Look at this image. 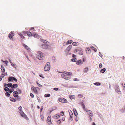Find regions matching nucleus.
Segmentation results:
<instances>
[{"mask_svg":"<svg viewBox=\"0 0 125 125\" xmlns=\"http://www.w3.org/2000/svg\"><path fill=\"white\" fill-rule=\"evenodd\" d=\"M117 88H118V90H117V92L118 93H120V90L119 89V87L118 86V87H117Z\"/></svg>","mask_w":125,"mask_h":125,"instance_id":"obj_43","label":"nucleus"},{"mask_svg":"<svg viewBox=\"0 0 125 125\" xmlns=\"http://www.w3.org/2000/svg\"><path fill=\"white\" fill-rule=\"evenodd\" d=\"M72 74L70 72L63 73L61 74V76L65 79L69 80L70 79V76Z\"/></svg>","mask_w":125,"mask_h":125,"instance_id":"obj_1","label":"nucleus"},{"mask_svg":"<svg viewBox=\"0 0 125 125\" xmlns=\"http://www.w3.org/2000/svg\"><path fill=\"white\" fill-rule=\"evenodd\" d=\"M92 125H95V123L94 122H93Z\"/></svg>","mask_w":125,"mask_h":125,"instance_id":"obj_64","label":"nucleus"},{"mask_svg":"<svg viewBox=\"0 0 125 125\" xmlns=\"http://www.w3.org/2000/svg\"><path fill=\"white\" fill-rule=\"evenodd\" d=\"M73 80L74 81H77L78 80L77 78H74L73 79Z\"/></svg>","mask_w":125,"mask_h":125,"instance_id":"obj_59","label":"nucleus"},{"mask_svg":"<svg viewBox=\"0 0 125 125\" xmlns=\"http://www.w3.org/2000/svg\"><path fill=\"white\" fill-rule=\"evenodd\" d=\"M11 65L14 68H16V64L12 63V64H11Z\"/></svg>","mask_w":125,"mask_h":125,"instance_id":"obj_45","label":"nucleus"},{"mask_svg":"<svg viewBox=\"0 0 125 125\" xmlns=\"http://www.w3.org/2000/svg\"><path fill=\"white\" fill-rule=\"evenodd\" d=\"M73 110L75 116H77V113L76 110L75 109H73Z\"/></svg>","mask_w":125,"mask_h":125,"instance_id":"obj_26","label":"nucleus"},{"mask_svg":"<svg viewBox=\"0 0 125 125\" xmlns=\"http://www.w3.org/2000/svg\"><path fill=\"white\" fill-rule=\"evenodd\" d=\"M58 100L60 102L62 103H66L67 101L66 99L63 98H61Z\"/></svg>","mask_w":125,"mask_h":125,"instance_id":"obj_4","label":"nucleus"},{"mask_svg":"<svg viewBox=\"0 0 125 125\" xmlns=\"http://www.w3.org/2000/svg\"><path fill=\"white\" fill-rule=\"evenodd\" d=\"M54 90L55 91H57L58 90V88H54Z\"/></svg>","mask_w":125,"mask_h":125,"instance_id":"obj_54","label":"nucleus"},{"mask_svg":"<svg viewBox=\"0 0 125 125\" xmlns=\"http://www.w3.org/2000/svg\"><path fill=\"white\" fill-rule=\"evenodd\" d=\"M62 120L61 119H59V120H58L57 122V123L58 124H60L61 121Z\"/></svg>","mask_w":125,"mask_h":125,"instance_id":"obj_36","label":"nucleus"},{"mask_svg":"<svg viewBox=\"0 0 125 125\" xmlns=\"http://www.w3.org/2000/svg\"><path fill=\"white\" fill-rule=\"evenodd\" d=\"M5 94L6 96H7L8 97H9L10 96V94L8 92H6Z\"/></svg>","mask_w":125,"mask_h":125,"instance_id":"obj_39","label":"nucleus"},{"mask_svg":"<svg viewBox=\"0 0 125 125\" xmlns=\"http://www.w3.org/2000/svg\"><path fill=\"white\" fill-rule=\"evenodd\" d=\"M51 116H48L47 118V122H48L50 121L51 120Z\"/></svg>","mask_w":125,"mask_h":125,"instance_id":"obj_16","label":"nucleus"},{"mask_svg":"<svg viewBox=\"0 0 125 125\" xmlns=\"http://www.w3.org/2000/svg\"><path fill=\"white\" fill-rule=\"evenodd\" d=\"M1 69L2 71V72L4 73L5 72V70L4 67L2 65L1 66Z\"/></svg>","mask_w":125,"mask_h":125,"instance_id":"obj_19","label":"nucleus"},{"mask_svg":"<svg viewBox=\"0 0 125 125\" xmlns=\"http://www.w3.org/2000/svg\"><path fill=\"white\" fill-rule=\"evenodd\" d=\"M23 46L27 49L28 50H29L30 49V48H29L25 44H23Z\"/></svg>","mask_w":125,"mask_h":125,"instance_id":"obj_21","label":"nucleus"},{"mask_svg":"<svg viewBox=\"0 0 125 125\" xmlns=\"http://www.w3.org/2000/svg\"><path fill=\"white\" fill-rule=\"evenodd\" d=\"M13 77H9L8 78V80L9 81H12L13 80Z\"/></svg>","mask_w":125,"mask_h":125,"instance_id":"obj_18","label":"nucleus"},{"mask_svg":"<svg viewBox=\"0 0 125 125\" xmlns=\"http://www.w3.org/2000/svg\"><path fill=\"white\" fill-rule=\"evenodd\" d=\"M14 35V33L11 32L8 35V37L10 39H12Z\"/></svg>","mask_w":125,"mask_h":125,"instance_id":"obj_5","label":"nucleus"},{"mask_svg":"<svg viewBox=\"0 0 125 125\" xmlns=\"http://www.w3.org/2000/svg\"><path fill=\"white\" fill-rule=\"evenodd\" d=\"M37 53L38 54V55H39L42 57H43L44 56V54L43 53L40 51L38 52Z\"/></svg>","mask_w":125,"mask_h":125,"instance_id":"obj_13","label":"nucleus"},{"mask_svg":"<svg viewBox=\"0 0 125 125\" xmlns=\"http://www.w3.org/2000/svg\"><path fill=\"white\" fill-rule=\"evenodd\" d=\"M88 68L87 67H86L84 69V72L86 73V72L88 71Z\"/></svg>","mask_w":125,"mask_h":125,"instance_id":"obj_35","label":"nucleus"},{"mask_svg":"<svg viewBox=\"0 0 125 125\" xmlns=\"http://www.w3.org/2000/svg\"><path fill=\"white\" fill-rule=\"evenodd\" d=\"M43 106H42L41 107V109H40V114H41V112H42V110H43Z\"/></svg>","mask_w":125,"mask_h":125,"instance_id":"obj_47","label":"nucleus"},{"mask_svg":"<svg viewBox=\"0 0 125 125\" xmlns=\"http://www.w3.org/2000/svg\"><path fill=\"white\" fill-rule=\"evenodd\" d=\"M1 75L2 77H3L5 75H4V74H2Z\"/></svg>","mask_w":125,"mask_h":125,"instance_id":"obj_57","label":"nucleus"},{"mask_svg":"<svg viewBox=\"0 0 125 125\" xmlns=\"http://www.w3.org/2000/svg\"><path fill=\"white\" fill-rule=\"evenodd\" d=\"M82 106L83 109L85 111L86 109L85 108V105L83 103L82 104Z\"/></svg>","mask_w":125,"mask_h":125,"instance_id":"obj_27","label":"nucleus"},{"mask_svg":"<svg viewBox=\"0 0 125 125\" xmlns=\"http://www.w3.org/2000/svg\"><path fill=\"white\" fill-rule=\"evenodd\" d=\"M50 96V95L49 94H46L44 95V96L46 97H49Z\"/></svg>","mask_w":125,"mask_h":125,"instance_id":"obj_32","label":"nucleus"},{"mask_svg":"<svg viewBox=\"0 0 125 125\" xmlns=\"http://www.w3.org/2000/svg\"><path fill=\"white\" fill-rule=\"evenodd\" d=\"M39 76L41 77H42V78H43V75H42V74H41V75H39Z\"/></svg>","mask_w":125,"mask_h":125,"instance_id":"obj_60","label":"nucleus"},{"mask_svg":"<svg viewBox=\"0 0 125 125\" xmlns=\"http://www.w3.org/2000/svg\"><path fill=\"white\" fill-rule=\"evenodd\" d=\"M106 69L105 68H103L100 71V72L102 73H103L105 72Z\"/></svg>","mask_w":125,"mask_h":125,"instance_id":"obj_25","label":"nucleus"},{"mask_svg":"<svg viewBox=\"0 0 125 125\" xmlns=\"http://www.w3.org/2000/svg\"><path fill=\"white\" fill-rule=\"evenodd\" d=\"M4 90L6 91H9V89L7 87H5L4 88Z\"/></svg>","mask_w":125,"mask_h":125,"instance_id":"obj_40","label":"nucleus"},{"mask_svg":"<svg viewBox=\"0 0 125 125\" xmlns=\"http://www.w3.org/2000/svg\"><path fill=\"white\" fill-rule=\"evenodd\" d=\"M76 60V58H73L72 59H71L72 61L73 62H75Z\"/></svg>","mask_w":125,"mask_h":125,"instance_id":"obj_42","label":"nucleus"},{"mask_svg":"<svg viewBox=\"0 0 125 125\" xmlns=\"http://www.w3.org/2000/svg\"><path fill=\"white\" fill-rule=\"evenodd\" d=\"M37 84L39 87H42V85L40 84H39L38 83H37Z\"/></svg>","mask_w":125,"mask_h":125,"instance_id":"obj_51","label":"nucleus"},{"mask_svg":"<svg viewBox=\"0 0 125 125\" xmlns=\"http://www.w3.org/2000/svg\"><path fill=\"white\" fill-rule=\"evenodd\" d=\"M31 30L33 29L34 30H33V31H35V30H34V27H33L31 28Z\"/></svg>","mask_w":125,"mask_h":125,"instance_id":"obj_63","label":"nucleus"},{"mask_svg":"<svg viewBox=\"0 0 125 125\" xmlns=\"http://www.w3.org/2000/svg\"><path fill=\"white\" fill-rule=\"evenodd\" d=\"M79 53L80 55H82L83 54V52L82 51H80Z\"/></svg>","mask_w":125,"mask_h":125,"instance_id":"obj_48","label":"nucleus"},{"mask_svg":"<svg viewBox=\"0 0 125 125\" xmlns=\"http://www.w3.org/2000/svg\"><path fill=\"white\" fill-rule=\"evenodd\" d=\"M9 60L10 62L11 63V58H9Z\"/></svg>","mask_w":125,"mask_h":125,"instance_id":"obj_58","label":"nucleus"},{"mask_svg":"<svg viewBox=\"0 0 125 125\" xmlns=\"http://www.w3.org/2000/svg\"><path fill=\"white\" fill-rule=\"evenodd\" d=\"M50 63L48 62L45 65L44 67V70L45 71H48L50 70Z\"/></svg>","mask_w":125,"mask_h":125,"instance_id":"obj_2","label":"nucleus"},{"mask_svg":"<svg viewBox=\"0 0 125 125\" xmlns=\"http://www.w3.org/2000/svg\"><path fill=\"white\" fill-rule=\"evenodd\" d=\"M100 83L99 82H96L94 83V84L97 86L100 85Z\"/></svg>","mask_w":125,"mask_h":125,"instance_id":"obj_37","label":"nucleus"},{"mask_svg":"<svg viewBox=\"0 0 125 125\" xmlns=\"http://www.w3.org/2000/svg\"><path fill=\"white\" fill-rule=\"evenodd\" d=\"M40 41L44 43H46L47 42V41L46 40H44L41 39Z\"/></svg>","mask_w":125,"mask_h":125,"instance_id":"obj_30","label":"nucleus"},{"mask_svg":"<svg viewBox=\"0 0 125 125\" xmlns=\"http://www.w3.org/2000/svg\"><path fill=\"white\" fill-rule=\"evenodd\" d=\"M24 33L27 34L28 36L29 37H30L32 35V33L31 32H29L28 31H27L26 32L25 31L24 32Z\"/></svg>","mask_w":125,"mask_h":125,"instance_id":"obj_8","label":"nucleus"},{"mask_svg":"<svg viewBox=\"0 0 125 125\" xmlns=\"http://www.w3.org/2000/svg\"><path fill=\"white\" fill-rule=\"evenodd\" d=\"M78 43L75 42H74L73 43L72 45L74 46H76L78 45Z\"/></svg>","mask_w":125,"mask_h":125,"instance_id":"obj_24","label":"nucleus"},{"mask_svg":"<svg viewBox=\"0 0 125 125\" xmlns=\"http://www.w3.org/2000/svg\"><path fill=\"white\" fill-rule=\"evenodd\" d=\"M73 41L72 40H69L67 42L66 45H67L69 44H70L72 43Z\"/></svg>","mask_w":125,"mask_h":125,"instance_id":"obj_15","label":"nucleus"},{"mask_svg":"<svg viewBox=\"0 0 125 125\" xmlns=\"http://www.w3.org/2000/svg\"><path fill=\"white\" fill-rule=\"evenodd\" d=\"M61 115L62 116H63L64 115V112L62 111L60 113Z\"/></svg>","mask_w":125,"mask_h":125,"instance_id":"obj_49","label":"nucleus"},{"mask_svg":"<svg viewBox=\"0 0 125 125\" xmlns=\"http://www.w3.org/2000/svg\"><path fill=\"white\" fill-rule=\"evenodd\" d=\"M36 57L40 60H42V57L40 56L39 55H37Z\"/></svg>","mask_w":125,"mask_h":125,"instance_id":"obj_22","label":"nucleus"},{"mask_svg":"<svg viewBox=\"0 0 125 125\" xmlns=\"http://www.w3.org/2000/svg\"><path fill=\"white\" fill-rule=\"evenodd\" d=\"M47 123L49 125H53V124L51 122V121H50L48 122H47Z\"/></svg>","mask_w":125,"mask_h":125,"instance_id":"obj_38","label":"nucleus"},{"mask_svg":"<svg viewBox=\"0 0 125 125\" xmlns=\"http://www.w3.org/2000/svg\"><path fill=\"white\" fill-rule=\"evenodd\" d=\"M36 94H38V92L36 88H35L34 89L32 90Z\"/></svg>","mask_w":125,"mask_h":125,"instance_id":"obj_31","label":"nucleus"},{"mask_svg":"<svg viewBox=\"0 0 125 125\" xmlns=\"http://www.w3.org/2000/svg\"><path fill=\"white\" fill-rule=\"evenodd\" d=\"M13 80H14V81H15L16 82H17V80L14 77H13Z\"/></svg>","mask_w":125,"mask_h":125,"instance_id":"obj_53","label":"nucleus"},{"mask_svg":"<svg viewBox=\"0 0 125 125\" xmlns=\"http://www.w3.org/2000/svg\"><path fill=\"white\" fill-rule=\"evenodd\" d=\"M72 47V45H70L67 48L66 50V51H67L68 52L69 51H70Z\"/></svg>","mask_w":125,"mask_h":125,"instance_id":"obj_7","label":"nucleus"},{"mask_svg":"<svg viewBox=\"0 0 125 125\" xmlns=\"http://www.w3.org/2000/svg\"><path fill=\"white\" fill-rule=\"evenodd\" d=\"M93 50L95 52H96L97 50L96 49V48L94 49Z\"/></svg>","mask_w":125,"mask_h":125,"instance_id":"obj_62","label":"nucleus"},{"mask_svg":"<svg viewBox=\"0 0 125 125\" xmlns=\"http://www.w3.org/2000/svg\"><path fill=\"white\" fill-rule=\"evenodd\" d=\"M34 36L35 38H38L39 37V36L37 34L35 33L34 34Z\"/></svg>","mask_w":125,"mask_h":125,"instance_id":"obj_28","label":"nucleus"},{"mask_svg":"<svg viewBox=\"0 0 125 125\" xmlns=\"http://www.w3.org/2000/svg\"><path fill=\"white\" fill-rule=\"evenodd\" d=\"M102 64L101 63H100L99 64V68H101L102 67Z\"/></svg>","mask_w":125,"mask_h":125,"instance_id":"obj_56","label":"nucleus"},{"mask_svg":"<svg viewBox=\"0 0 125 125\" xmlns=\"http://www.w3.org/2000/svg\"><path fill=\"white\" fill-rule=\"evenodd\" d=\"M76 63L77 65H79V64H83V62L82 61H81V60H79L76 62Z\"/></svg>","mask_w":125,"mask_h":125,"instance_id":"obj_10","label":"nucleus"},{"mask_svg":"<svg viewBox=\"0 0 125 125\" xmlns=\"http://www.w3.org/2000/svg\"><path fill=\"white\" fill-rule=\"evenodd\" d=\"M60 117V115L59 114H57L56 115L54 116V118L55 119L59 118Z\"/></svg>","mask_w":125,"mask_h":125,"instance_id":"obj_14","label":"nucleus"},{"mask_svg":"<svg viewBox=\"0 0 125 125\" xmlns=\"http://www.w3.org/2000/svg\"><path fill=\"white\" fill-rule=\"evenodd\" d=\"M22 117H23L25 119L27 120H28L29 119L27 117V116L24 113V114H22V115H21Z\"/></svg>","mask_w":125,"mask_h":125,"instance_id":"obj_11","label":"nucleus"},{"mask_svg":"<svg viewBox=\"0 0 125 125\" xmlns=\"http://www.w3.org/2000/svg\"><path fill=\"white\" fill-rule=\"evenodd\" d=\"M14 91V90L13 89H9V92L10 93H11L13 92Z\"/></svg>","mask_w":125,"mask_h":125,"instance_id":"obj_34","label":"nucleus"},{"mask_svg":"<svg viewBox=\"0 0 125 125\" xmlns=\"http://www.w3.org/2000/svg\"><path fill=\"white\" fill-rule=\"evenodd\" d=\"M69 97L71 99H72L74 98V96L72 95H70L69 96Z\"/></svg>","mask_w":125,"mask_h":125,"instance_id":"obj_44","label":"nucleus"},{"mask_svg":"<svg viewBox=\"0 0 125 125\" xmlns=\"http://www.w3.org/2000/svg\"><path fill=\"white\" fill-rule=\"evenodd\" d=\"M86 51H88V52H90V49L89 48H88L86 49Z\"/></svg>","mask_w":125,"mask_h":125,"instance_id":"obj_46","label":"nucleus"},{"mask_svg":"<svg viewBox=\"0 0 125 125\" xmlns=\"http://www.w3.org/2000/svg\"><path fill=\"white\" fill-rule=\"evenodd\" d=\"M18 85L16 84H14L11 87L12 88H15L18 87Z\"/></svg>","mask_w":125,"mask_h":125,"instance_id":"obj_20","label":"nucleus"},{"mask_svg":"<svg viewBox=\"0 0 125 125\" xmlns=\"http://www.w3.org/2000/svg\"><path fill=\"white\" fill-rule=\"evenodd\" d=\"M91 48L93 50H94V47L93 46H92Z\"/></svg>","mask_w":125,"mask_h":125,"instance_id":"obj_61","label":"nucleus"},{"mask_svg":"<svg viewBox=\"0 0 125 125\" xmlns=\"http://www.w3.org/2000/svg\"><path fill=\"white\" fill-rule=\"evenodd\" d=\"M18 109L19 110V113L21 115H22V114H24V112L22 110V107L21 106L19 107L18 108Z\"/></svg>","mask_w":125,"mask_h":125,"instance_id":"obj_6","label":"nucleus"},{"mask_svg":"<svg viewBox=\"0 0 125 125\" xmlns=\"http://www.w3.org/2000/svg\"><path fill=\"white\" fill-rule=\"evenodd\" d=\"M122 85L123 86V88L124 90H125V83H123L122 84Z\"/></svg>","mask_w":125,"mask_h":125,"instance_id":"obj_29","label":"nucleus"},{"mask_svg":"<svg viewBox=\"0 0 125 125\" xmlns=\"http://www.w3.org/2000/svg\"><path fill=\"white\" fill-rule=\"evenodd\" d=\"M85 59L83 58L82 60V62H84L85 61Z\"/></svg>","mask_w":125,"mask_h":125,"instance_id":"obj_55","label":"nucleus"},{"mask_svg":"<svg viewBox=\"0 0 125 125\" xmlns=\"http://www.w3.org/2000/svg\"><path fill=\"white\" fill-rule=\"evenodd\" d=\"M6 85L7 87H12V84L11 83H10L7 84H6V85H5V86H6Z\"/></svg>","mask_w":125,"mask_h":125,"instance_id":"obj_23","label":"nucleus"},{"mask_svg":"<svg viewBox=\"0 0 125 125\" xmlns=\"http://www.w3.org/2000/svg\"><path fill=\"white\" fill-rule=\"evenodd\" d=\"M85 111L87 112L88 114L90 116H93V114L92 111L90 110L86 109Z\"/></svg>","mask_w":125,"mask_h":125,"instance_id":"obj_3","label":"nucleus"},{"mask_svg":"<svg viewBox=\"0 0 125 125\" xmlns=\"http://www.w3.org/2000/svg\"><path fill=\"white\" fill-rule=\"evenodd\" d=\"M30 96L31 98H33L34 97V95L32 93L30 94Z\"/></svg>","mask_w":125,"mask_h":125,"instance_id":"obj_50","label":"nucleus"},{"mask_svg":"<svg viewBox=\"0 0 125 125\" xmlns=\"http://www.w3.org/2000/svg\"><path fill=\"white\" fill-rule=\"evenodd\" d=\"M19 35L22 38H25L24 37L23 35L21 33H20L19 34Z\"/></svg>","mask_w":125,"mask_h":125,"instance_id":"obj_33","label":"nucleus"},{"mask_svg":"<svg viewBox=\"0 0 125 125\" xmlns=\"http://www.w3.org/2000/svg\"><path fill=\"white\" fill-rule=\"evenodd\" d=\"M40 117H41V119L42 120H44V116L42 115H40Z\"/></svg>","mask_w":125,"mask_h":125,"instance_id":"obj_41","label":"nucleus"},{"mask_svg":"<svg viewBox=\"0 0 125 125\" xmlns=\"http://www.w3.org/2000/svg\"><path fill=\"white\" fill-rule=\"evenodd\" d=\"M10 99L11 101L13 102H15L16 101V100L15 99L12 97H10Z\"/></svg>","mask_w":125,"mask_h":125,"instance_id":"obj_17","label":"nucleus"},{"mask_svg":"<svg viewBox=\"0 0 125 125\" xmlns=\"http://www.w3.org/2000/svg\"><path fill=\"white\" fill-rule=\"evenodd\" d=\"M31 89L32 90L33 89H34L35 88V87H34V86H31Z\"/></svg>","mask_w":125,"mask_h":125,"instance_id":"obj_52","label":"nucleus"},{"mask_svg":"<svg viewBox=\"0 0 125 125\" xmlns=\"http://www.w3.org/2000/svg\"><path fill=\"white\" fill-rule=\"evenodd\" d=\"M49 45H45V44H43L42 45V48L45 49H47L48 48Z\"/></svg>","mask_w":125,"mask_h":125,"instance_id":"obj_9","label":"nucleus"},{"mask_svg":"<svg viewBox=\"0 0 125 125\" xmlns=\"http://www.w3.org/2000/svg\"><path fill=\"white\" fill-rule=\"evenodd\" d=\"M13 94L14 96L15 97H17V96L18 94L17 91H15L13 93Z\"/></svg>","mask_w":125,"mask_h":125,"instance_id":"obj_12","label":"nucleus"}]
</instances>
